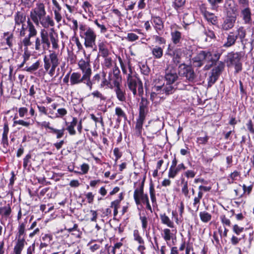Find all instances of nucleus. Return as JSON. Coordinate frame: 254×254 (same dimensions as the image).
Wrapping results in <instances>:
<instances>
[{
  "label": "nucleus",
  "mask_w": 254,
  "mask_h": 254,
  "mask_svg": "<svg viewBox=\"0 0 254 254\" xmlns=\"http://www.w3.org/2000/svg\"><path fill=\"white\" fill-rule=\"evenodd\" d=\"M241 58V53L231 52L227 55L225 62L228 66H234L235 72L238 73L242 69V64L240 62Z\"/></svg>",
  "instance_id": "9d476101"
},
{
  "label": "nucleus",
  "mask_w": 254,
  "mask_h": 254,
  "mask_svg": "<svg viewBox=\"0 0 254 254\" xmlns=\"http://www.w3.org/2000/svg\"><path fill=\"white\" fill-rule=\"evenodd\" d=\"M164 163L162 159L159 160L157 163L156 169L154 170L153 175H157L158 172L159 171V173H163L164 169H161V167Z\"/></svg>",
  "instance_id": "e2e57ef3"
},
{
  "label": "nucleus",
  "mask_w": 254,
  "mask_h": 254,
  "mask_svg": "<svg viewBox=\"0 0 254 254\" xmlns=\"http://www.w3.org/2000/svg\"><path fill=\"white\" fill-rule=\"evenodd\" d=\"M16 116L14 118V121L13 124V127H15L17 125H21L26 127H29L31 125H32L29 121H26L23 120H15Z\"/></svg>",
  "instance_id": "09e8293b"
},
{
  "label": "nucleus",
  "mask_w": 254,
  "mask_h": 254,
  "mask_svg": "<svg viewBox=\"0 0 254 254\" xmlns=\"http://www.w3.org/2000/svg\"><path fill=\"white\" fill-rule=\"evenodd\" d=\"M78 66L83 74L87 76L90 73H92L89 59L88 58L85 60L81 59L78 63Z\"/></svg>",
  "instance_id": "6ab92c4d"
},
{
  "label": "nucleus",
  "mask_w": 254,
  "mask_h": 254,
  "mask_svg": "<svg viewBox=\"0 0 254 254\" xmlns=\"http://www.w3.org/2000/svg\"><path fill=\"white\" fill-rule=\"evenodd\" d=\"M118 60L123 74L127 75L128 88L132 91L134 95L136 94L137 88H138V93L141 94L143 92L142 83L137 76L135 71L132 70L129 63H128L127 64H125L120 57H119Z\"/></svg>",
  "instance_id": "7ed1b4c3"
},
{
  "label": "nucleus",
  "mask_w": 254,
  "mask_h": 254,
  "mask_svg": "<svg viewBox=\"0 0 254 254\" xmlns=\"http://www.w3.org/2000/svg\"><path fill=\"white\" fill-rule=\"evenodd\" d=\"M187 88V85L182 84L180 83L176 84H172L166 82L165 84H157L155 83L152 88V92L151 94V97L157 94H165L166 95L172 94L175 92L177 89L180 90H185Z\"/></svg>",
  "instance_id": "39448f33"
},
{
  "label": "nucleus",
  "mask_w": 254,
  "mask_h": 254,
  "mask_svg": "<svg viewBox=\"0 0 254 254\" xmlns=\"http://www.w3.org/2000/svg\"><path fill=\"white\" fill-rule=\"evenodd\" d=\"M26 222H22L19 224L17 230L18 232L16 235V239L25 240V227Z\"/></svg>",
  "instance_id": "473e14b6"
},
{
  "label": "nucleus",
  "mask_w": 254,
  "mask_h": 254,
  "mask_svg": "<svg viewBox=\"0 0 254 254\" xmlns=\"http://www.w3.org/2000/svg\"><path fill=\"white\" fill-rule=\"evenodd\" d=\"M178 73L181 77L186 78V82L193 83L195 82L196 75L193 68L190 66L182 64L179 66Z\"/></svg>",
  "instance_id": "9b49d317"
},
{
  "label": "nucleus",
  "mask_w": 254,
  "mask_h": 254,
  "mask_svg": "<svg viewBox=\"0 0 254 254\" xmlns=\"http://www.w3.org/2000/svg\"><path fill=\"white\" fill-rule=\"evenodd\" d=\"M77 124V119L75 117L72 118V121L70 122H65V125L66 126V130L68 131L69 135H74L76 134V130L75 127Z\"/></svg>",
  "instance_id": "bb28decb"
},
{
  "label": "nucleus",
  "mask_w": 254,
  "mask_h": 254,
  "mask_svg": "<svg viewBox=\"0 0 254 254\" xmlns=\"http://www.w3.org/2000/svg\"><path fill=\"white\" fill-rule=\"evenodd\" d=\"M237 39V37L235 36L234 32H229L227 35L226 40L224 42L223 47L224 48H229L234 46L236 42Z\"/></svg>",
  "instance_id": "a878e982"
},
{
  "label": "nucleus",
  "mask_w": 254,
  "mask_h": 254,
  "mask_svg": "<svg viewBox=\"0 0 254 254\" xmlns=\"http://www.w3.org/2000/svg\"><path fill=\"white\" fill-rule=\"evenodd\" d=\"M54 19L57 23H60L62 20L63 17L61 13V10L53 9Z\"/></svg>",
  "instance_id": "680f3d73"
},
{
  "label": "nucleus",
  "mask_w": 254,
  "mask_h": 254,
  "mask_svg": "<svg viewBox=\"0 0 254 254\" xmlns=\"http://www.w3.org/2000/svg\"><path fill=\"white\" fill-rule=\"evenodd\" d=\"M177 163L178 161L175 155L169 170L170 173L172 174V175L180 173L186 169V167L183 163H181L179 165H177Z\"/></svg>",
  "instance_id": "f3484780"
},
{
  "label": "nucleus",
  "mask_w": 254,
  "mask_h": 254,
  "mask_svg": "<svg viewBox=\"0 0 254 254\" xmlns=\"http://www.w3.org/2000/svg\"><path fill=\"white\" fill-rule=\"evenodd\" d=\"M147 112L148 101L147 100L142 98L141 101L139 104V112L138 117L145 118Z\"/></svg>",
  "instance_id": "cd10ccee"
},
{
  "label": "nucleus",
  "mask_w": 254,
  "mask_h": 254,
  "mask_svg": "<svg viewBox=\"0 0 254 254\" xmlns=\"http://www.w3.org/2000/svg\"><path fill=\"white\" fill-rule=\"evenodd\" d=\"M87 75L78 72H74L71 73L70 76V85H74L84 83L86 85Z\"/></svg>",
  "instance_id": "dca6fc26"
},
{
  "label": "nucleus",
  "mask_w": 254,
  "mask_h": 254,
  "mask_svg": "<svg viewBox=\"0 0 254 254\" xmlns=\"http://www.w3.org/2000/svg\"><path fill=\"white\" fill-rule=\"evenodd\" d=\"M99 50L101 55L103 57H107L109 54V51L106 46L103 43L99 45Z\"/></svg>",
  "instance_id": "6e6d98bb"
},
{
  "label": "nucleus",
  "mask_w": 254,
  "mask_h": 254,
  "mask_svg": "<svg viewBox=\"0 0 254 254\" xmlns=\"http://www.w3.org/2000/svg\"><path fill=\"white\" fill-rule=\"evenodd\" d=\"M14 17V24L22 25L26 21V16L20 12H17Z\"/></svg>",
  "instance_id": "ea45409f"
},
{
  "label": "nucleus",
  "mask_w": 254,
  "mask_h": 254,
  "mask_svg": "<svg viewBox=\"0 0 254 254\" xmlns=\"http://www.w3.org/2000/svg\"><path fill=\"white\" fill-rule=\"evenodd\" d=\"M36 179L39 183L43 185L51 184V182L47 180L46 178H45L44 176H38L36 177Z\"/></svg>",
  "instance_id": "338daca9"
},
{
  "label": "nucleus",
  "mask_w": 254,
  "mask_h": 254,
  "mask_svg": "<svg viewBox=\"0 0 254 254\" xmlns=\"http://www.w3.org/2000/svg\"><path fill=\"white\" fill-rule=\"evenodd\" d=\"M22 44L24 47L23 57L24 59V63H25L30 58L33 51L35 50V49H32V48H34V46H33V43L29 40L28 41L22 43Z\"/></svg>",
  "instance_id": "a211bd4d"
},
{
  "label": "nucleus",
  "mask_w": 254,
  "mask_h": 254,
  "mask_svg": "<svg viewBox=\"0 0 254 254\" xmlns=\"http://www.w3.org/2000/svg\"><path fill=\"white\" fill-rule=\"evenodd\" d=\"M11 212V209L9 205L0 207V215L5 219L9 216Z\"/></svg>",
  "instance_id": "a19ab883"
},
{
  "label": "nucleus",
  "mask_w": 254,
  "mask_h": 254,
  "mask_svg": "<svg viewBox=\"0 0 254 254\" xmlns=\"http://www.w3.org/2000/svg\"><path fill=\"white\" fill-rule=\"evenodd\" d=\"M82 7L84 9V12L87 14L89 16H91L93 14V6L88 1H84L82 5Z\"/></svg>",
  "instance_id": "c03bdc74"
},
{
  "label": "nucleus",
  "mask_w": 254,
  "mask_h": 254,
  "mask_svg": "<svg viewBox=\"0 0 254 254\" xmlns=\"http://www.w3.org/2000/svg\"><path fill=\"white\" fill-rule=\"evenodd\" d=\"M93 100L99 103L98 106L101 107L105 103L107 97L98 90H95L91 93Z\"/></svg>",
  "instance_id": "5701e85b"
},
{
  "label": "nucleus",
  "mask_w": 254,
  "mask_h": 254,
  "mask_svg": "<svg viewBox=\"0 0 254 254\" xmlns=\"http://www.w3.org/2000/svg\"><path fill=\"white\" fill-rule=\"evenodd\" d=\"M139 219L141 223L142 228L144 231H145L148 224V217L145 214H140Z\"/></svg>",
  "instance_id": "a18cd8bd"
},
{
  "label": "nucleus",
  "mask_w": 254,
  "mask_h": 254,
  "mask_svg": "<svg viewBox=\"0 0 254 254\" xmlns=\"http://www.w3.org/2000/svg\"><path fill=\"white\" fill-rule=\"evenodd\" d=\"M145 118H142L140 117H138V119L136 120V123L135 125V130L136 131V133L138 135H140L141 134L142 126L145 120Z\"/></svg>",
  "instance_id": "37998d69"
},
{
  "label": "nucleus",
  "mask_w": 254,
  "mask_h": 254,
  "mask_svg": "<svg viewBox=\"0 0 254 254\" xmlns=\"http://www.w3.org/2000/svg\"><path fill=\"white\" fill-rule=\"evenodd\" d=\"M99 117H96L94 114L90 115L91 119L95 122V126H97V123H100L102 126H104V122L103 118L101 114H98Z\"/></svg>",
  "instance_id": "4d7b16f0"
},
{
  "label": "nucleus",
  "mask_w": 254,
  "mask_h": 254,
  "mask_svg": "<svg viewBox=\"0 0 254 254\" xmlns=\"http://www.w3.org/2000/svg\"><path fill=\"white\" fill-rule=\"evenodd\" d=\"M16 244L14 248V254H21L22 250L24 248L25 240L16 239Z\"/></svg>",
  "instance_id": "c9c22d12"
},
{
  "label": "nucleus",
  "mask_w": 254,
  "mask_h": 254,
  "mask_svg": "<svg viewBox=\"0 0 254 254\" xmlns=\"http://www.w3.org/2000/svg\"><path fill=\"white\" fill-rule=\"evenodd\" d=\"M141 72L145 75H148L150 72V69L145 64H142L140 67Z\"/></svg>",
  "instance_id": "774afa93"
},
{
  "label": "nucleus",
  "mask_w": 254,
  "mask_h": 254,
  "mask_svg": "<svg viewBox=\"0 0 254 254\" xmlns=\"http://www.w3.org/2000/svg\"><path fill=\"white\" fill-rule=\"evenodd\" d=\"M151 20L156 33L159 35L162 34L164 29V21L162 18L159 16L152 15Z\"/></svg>",
  "instance_id": "4468645a"
},
{
  "label": "nucleus",
  "mask_w": 254,
  "mask_h": 254,
  "mask_svg": "<svg viewBox=\"0 0 254 254\" xmlns=\"http://www.w3.org/2000/svg\"><path fill=\"white\" fill-rule=\"evenodd\" d=\"M151 53L154 59H160L163 55V49L161 47L155 46L151 49Z\"/></svg>",
  "instance_id": "e433bc0d"
},
{
  "label": "nucleus",
  "mask_w": 254,
  "mask_h": 254,
  "mask_svg": "<svg viewBox=\"0 0 254 254\" xmlns=\"http://www.w3.org/2000/svg\"><path fill=\"white\" fill-rule=\"evenodd\" d=\"M219 75L212 70L211 75L208 79V86H211L216 81Z\"/></svg>",
  "instance_id": "3c124183"
},
{
  "label": "nucleus",
  "mask_w": 254,
  "mask_h": 254,
  "mask_svg": "<svg viewBox=\"0 0 254 254\" xmlns=\"http://www.w3.org/2000/svg\"><path fill=\"white\" fill-rule=\"evenodd\" d=\"M224 64L222 62H219L218 63L217 65L215 68H214L212 70L220 75L221 72L224 69Z\"/></svg>",
  "instance_id": "bf43d9fd"
},
{
  "label": "nucleus",
  "mask_w": 254,
  "mask_h": 254,
  "mask_svg": "<svg viewBox=\"0 0 254 254\" xmlns=\"http://www.w3.org/2000/svg\"><path fill=\"white\" fill-rule=\"evenodd\" d=\"M79 34L80 37L84 40V45L86 48H92L95 45L96 34L92 28L86 24H80Z\"/></svg>",
  "instance_id": "423d86ee"
},
{
  "label": "nucleus",
  "mask_w": 254,
  "mask_h": 254,
  "mask_svg": "<svg viewBox=\"0 0 254 254\" xmlns=\"http://www.w3.org/2000/svg\"><path fill=\"white\" fill-rule=\"evenodd\" d=\"M48 28H42L40 31V36L35 37L33 46L35 51L41 52L49 49L52 45V49L58 50L59 48V36L55 31L54 27H52L48 31Z\"/></svg>",
  "instance_id": "f257e3e1"
},
{
  "label": "nucleus",
  "mask_w": 254,
  "mask_h": 254,
  "mask_svg": "<svg viewBox=\"0 0 254 254\" xmlns=\"http://www.w3.org/2000/svg\"><path fill=\"white\" fill-rule=\"evenodd\" d=\"M114 88L118 99L120 101H125L126 100L125 90L122 87V85Z\"/></svg>",
  "instance_id": "72a5a7b5"
},
{
  "label": "nucleus",
  "mask_w": 254,
  "mask_h": 254,
  "mask_svg": "<svg viewBox=\"0 0 254 254\" xmlns=\"http://www.w3.org/2000/svg\"><path fill=\"white\" fill-rule=\"evenodd\" d=\"M150 124L149 129L152 134L157 133L163 128L162 124L160 120L151 122Z\"/></svg>",
  "instance_id": "c756f323"
},
{
  "label": "nucleus",
  "mask_w": 254,
  "mask_h": 254,
  "mask_svg": "<svg viewBox=\"0 0 254 254\" xmlns=\"http://www.w3.org/2000/svg\"><path fill=\"white\" fill-rule=\"evenodd\" d=\"M199 217L201 221L204 223L208 222L212 218L211 215L205 211L200 212Z\"/></svg>",
  "instance_id": "49530a36"
},
{
  "label": "nucleus",
  "mask_w": 254,
  "mask_h": 254,
  "mask_svg": "<svg viewBox=\"0 0 254 254\" xmlns=\"http://www.w3.org/2000/svg\"><path fill=\"white\" fill-rule=\"evenodd\" d=\"M43 61L45 71L51 77H53L55 73L56 68L60 63L58 54L55 51H50L49 55L44 57Z\"/></svg>",
  "instance_id": "6e6552de"
},
{
  "label": "nucleus",
  "mask_w": 254,
  "mask_h": 254,
  "mask_svg": "<svg viewBox=\"0 0 254 254\" xmlns=\"http://www.w3.org/2000/svg\"><path fill=\"white\" fill-rule=\"evenodd\" d=\"M36 26H41L42 28L54 27L55 23L52 16L47 15L45 6L43 3L39 2L31 9L29 18Z\"/></svg>",
  "instance_id": "f03ea898"
},
{
  "label": "nucleus",
  "mask_w": 254,
  "mask_h": 254,
  "mask_svg": "<svg viewBox=\"0 0 254 254\" xmlns=\"http://www.w3.org/2000/svg\"><path fill=\"white\" fill-rule=\"evenodd\" d=\"M165 78L166 82L175 84V82L178 79V75L174 68H167L165 71Z\"/></svg>",
  "instance_id": "aec40b11"
},
{
  "label": "nucleus",
  "mask_w": 254,
  "mask_h": 254,
  "mask_svg": "<svg viewBox=\"0 0 254 254\" xmlns=\"http://www.w3.org/2000/svg\"><path fill=\"white\" fill-rule=\"evenodd\" d=\"M94 23L100 29L101 33H105L107 32V29L102 21L99 22L98 20L96 19L94 20Z\"/></svg>",
  "instance_id": "052dcab7"
},
{
  "label": "nucleus",
  "mask_w": 254,
  "mask_h": 254,
  "mask_svg": "<svg viewBox=\"0 0 254 254\" xmlns=\"http://www.w3.org/2000/svg\"><path fill=\"white\" fill-rule=\"evenodd\" d=\"M241 17L245 24H251L252 22V12L249 6L245 7L241 10Z\"/></svg>",
  "instance_id": "412c9836"
},
{
  "label": "nucleus",
  "mask_w": 254,
  "mask_h": 254,
  "mask_svg": "<svg viewBox=\"0 0 254 254\" xmlns=\"http://www.w3.org/2000/svg\"><path fill=\"white\" fill-rule=\"evenodd\" d=\"M9 132V127L7 123H5L3 126V130L2 135V139L1 143L3 148H7L8 146V133Z\"/></svg>",
  "instance_id": "c85d7f7f"
},
{
  "label": "nucleus",
  "mask_w": 254,
  "mask_h": 254,
  "mask_svg": "<svg viewBox=\"0 0 254 254\" xmlns=\"http://www.w3.org/2000/svg\"><path fill=\"white\" fill-rule=\"evenodd\" d=\"M224 9L227 15L234 14L237 11L234 1L233 0H226L224 4Z\"/></svg>",
  "instance_id": "393cba45"
},
{
  "label": "nucleus",
  "mask_w": 254,
  "mask_h": 254,
  "mask_svg": "<svg viewBox=\"0 0 254 254\" xmlns=\"http://www.w3.org/2000/svg\"><path fill=\"white\" fill-rule=\"evenodd\" d=\"M39 125L42 127L50 130L49 132L55 134L57 139L61 138L63 137L64 134L65 128H62L61 129H57L50 126V123L49 122L43 121L38 123Z\"/></svg>",
  "instance_id": "ddd939ff"
},
{
  "label": "nucleus",
  "mask_w": 254,
  "mask_h": 254,
  "mask_svg": "<svg viewBox=\"0 0 254 254\" xmlns=\"http://www.w3.org/2000/svg\"><path fill=\"white\" fill-rule=\"evenodd\" d=\"M165 56H168L172 58L173 63L177 65L184 59L186 60H190L192 56V51L186 47L174 48L169 44L165 52Z\"/></svg>",
  "instance_id": "20e7f679"
},
{
  "label": "nucleus",
  "mask_w": 254,
  "mask_h": 254,
  "mask_svg": "<svg viewBox=\"0 0 254 254\" xmlns=\"http://www.w3.org/2000/svg\"><path fill=\"white\" fill-rule=\"evenodd\" d=\"M202 15L205 19L212 25L217 23V17L214 13L205 10L202 11Z\"/></svg>",
  "instance_id": "7c9ffc66"
},
{
  "label": "nucleus",
  "mask_w": 254,
  "mask_h": 254,
  "mask_svg": "<svg viewBox=\"0 0 254 254\" xmlns=\"http://www.w3.org/2000/svg\"><path fill=\"white\" fill-rule=\"evenodd\" d=\"M104 79V81L99 84L100 88L107 87L113 89L121 85L122 77L119 67L115 65L112 70L109 72L108 79Z\"/></svg>",
  "instance_id": "0eeeda50"
},
{
  "label": "nucleus",
  "mask_w": 254,
  "mask_h": 254,
  "mask_svg": "<svg viewBox=\"0 0 254 254\" xmlns=\"http://www.w3.org/2000/svg\"><path fill=\"white\" fill-rule=\"evenodd\" d=\"M3 39L5 41L6 45L9 48H11L13 46V35L10 32H5L3 34Z\"/></svg>",
  "instance_id": "58836bf2"
},
{
  "label": "nucleus",
  "mask_w": 254,
  "mask_h": 254,
  "mask_svg": "<svg viewBox=\"0 0 254 254\" xmlns=\"http://www.w3.org/2000/svg\"><path fill=\"white\" fill-rule=\"evenodd\" d=\"M171 40L175 45L179 46L182 43L183 40L182 33L177 30H172L170 33Z\"/></svg>",
  "instance_id": "b1692460"
},
{
  "label": "nucleus",
  "mask_w": 254,
  "mask_h": 254,
  "mask_svg": "<svg viewBox=\"0 0 254 254\" xmlns=\"http://www.w3.org/2000/svg\"><path fill=\"white\" fill-rule=\"evenodd\" d=\"M246 188V185L244 184L243 186L239 185L237 189L234 190L236 195L239 197H242L247 192Z\"/></svg>",
  "instance_id": "de8ad7c7"
},
{
  "label": "nucleus",
  "mask_w": 254,
  "mask_h": 254,
  "mask_svg": "<svg viewBox=\"0 0 254 254\" xmlns=\"http://www.w3.org/2000/svg\"><path fill=\"white\" fill-rule=\"evenodd\" d=\"M91 73H90L87 76L86 86L91 90L92 89L93 85L98 84L101 81L100 83L104 81V79H106V74L103 71L98 73H96L93 77L92 79H90Z\"/></svg>",
  "instance_id": "f8f14e48"
},
{
  "label": "nucleus",
  "mask_w": 254,
  "mask_h": 254,
  "mask_svg": "<svg viewBox=\"0 0 254 254\" xmlns=\"http://www.w3.org/2000/svg\"><path fill=\"white\" fill-rule=\"evenodd\" d=\"M40 66V62L39 61H37L36 62L32 64L31 66H26L25 67V70L29 72H33L36 70H37Z\"/></svg>",
  "instance_id": "603ef678"
},
{
  "label": "nucleus",
  "mask_w": 254,
  "mask_h": 254,
  "mask_svg": "<svg viewBox=\"0 0 254 254\" xmlns=\"http://www.w3.org/2000/svg\"><path fill=\"white\" fill-rule=\"evenodd\" d=\"M133 237L134 240L137 242L139 244H144V240L140 236L139 232L137 230H134L133 231Z\"/></svg>",
  "instance_id": "13d9d810"
},
{
  "label": "nucleus",
  "mask_w": 254,
  "mask_h": 254,
  "mask_svg": "<svg viewBox=\"0 0 254 254\" xmlns=\"http://www.w3.org/2000/svg\"><path fill=\"white\" fill-rule=\"evenodd\" d=\"M236 16L234 15H226L223 19V22L221 25V29L223 31H228L232 29L235 24Z\"/></svg>",
  "instance_id": "2eb2a0df"
},
{
  "label": "nucleus",
  "mask_w": 254,
  "mask_h": 254,
  "mask_svg": "<svg viewBox=\"0 0 254 254\" xmlns=\"http://www.w3.org/2000/svg\"><path fill=\"white\" fill-rule=\"evenodd\" d=\"M210 56L211 54L209 52L201 51L193 58V61L194 63H197V66H201L206 58Z\"/></svg>",
  "instance_id": "4be33fe9"
},
{
  "label": "nucleus",
  "mask_w": 254,
  "mask_h": 254,
  "mask_svg": "<svg viewBox=\"0 0 254 254\" xmlns=\"http://www.w3.org/2000/svg\"><path fill=\"white\" fill-rule=\"evenodd\" d=\"M211 6V9L217 11L219 4L222 3L223 0H207Z\"/></svg>",
  "instance_id": "864d4df0"
},
{
  "label": "nucleus",
  "mask_w": 254,
  "mask_h": 254,
  "mask_svg": "<svg viewBox=\"0 0 254 254\" xmlns=\"http://www.w3.org/2000/svg\"><path fill=\"white\" fill-rule=\"evenodd\" d=\"M173 231V230L171 231L168 228H165L162 230L161 235L167 243L173 238L174 236V234L172 233Z\"/></svg>",
  "instance_id": "4c0bfd02"
},
{
  "label": "nucleus",
  "mask_w": 254,
  "mask_h": 254,
  "mask_svg": "<svg viewBox=\"0 0 254 254\" xmlns=\"http://www.w3.org/2000/svg\"><path fill=\"white\" fill-rule=\"evenodd\" d=\"M183 22L186 25H189L192 22H193L194 18L193 15L191 14L185 13L184 15L183 18Z\"/></svg>",
  "instance_id": "5fc2aeb1"
},
{
  "label": "nucleus",
  "mask_w": 254,
  "mask_h": 254,
  "mask_svg": "<svg viewBox=\"0 0 254 254\" xmlns=\"http://www.w3.org/2000/svg\"><path fill=\"white\" fill-rule=\"evenodd\" d=\"M160 218L161 223L163 224L166 225L168 227L171 228H174L175 227V225L173 221H172L165 213L160 214Z\"/></svg>",
  "instance_id": "f704fd0d"
},
{
  "label": "nucleus",
  "mask_w": 254,
  "mask_h": 254,
  "mask_svg": "<svg viewBox=\"0 0 254 254\" xmlns=\"http://www.w3.org/2000/svg\"><path fill=\"white\" fill-rule=\"evenodd\" d=\"M26 23V26L24 23L21 25L18 33L20 37H24L22 41V43L28 41V40L31 41V38L36 37L38 33L34 24L29 18L27 19Z\"/></svg>",
  "instance_id": "1a4fd4ad"
},
{
  "label": "nucleus",
  "mask_w": 254,
  "mask_h": 254,
  "mask_svg": "<svg viewBox=\"0 0 254 254\" xmlns=\"http://www.w3.org/2000/svg\"><path fill=\"white\" fill-rule=\"evenodd\" d=\"M247 34L246 30L243 26H240L236 30L235 36L237 37V39H239L240 40L241 43L243 44L245 41L247 40L245 39Z\"/></svg>",
  "instance_id": "2f4dec72"
},
{
  "label": "nucleus",
  "mask_w": 254,
  "mask_h": 254,
  "mask_svg": "<svg viewBox=\"0 0 254 254\" xmlns=\"http://www.w3.org/2000/svg\"><path fill=\"white\" fill-rule=\"evenodd\" d=\"M186 0H174L172 2V7L176 10L181 9L185 5Z\"/></svg>",
  "instance_id": "8fccbe9b"
},
{
  "label": "nucleus",
  "mask_w": 254,
  "mask_h": 254,
  "mask_svg": "<svg viewBox=\"0 0 254 254\" xmlns=\"http://www.w3.org/2000/svg\"><path fill=\"white\" fill-rule=\"evenodd\" d=\"M115 114L118 116L117 121L120 122L122 119L125 120H127V117L125 112L119 107H117L115 108Z\"/></svg>",
  "instance_id": "79ce46f5"
},
{
  "label": "nucleus",
  "mask_w": 254,
  "mask_h": 254,
  "mask_svg": "<svg viewBox=\"0 0 254 254\" xmlns=\"http://www.w3.org/2000/svg\"><path fill=\"white\" fill-rule=\"evenodd\" d=\"M144 194L143 189L142 187L135 190L133 194L134 198H140Z\"/></svg>",
  "instance_id": "69168bd1"
},
{
  "label": "nucleus",
  "mask_w": 254,
  "mask_h": 254,
  "mask_svg": "<svg viewBox=\"0 0 254 254\" xmlns=\"http://www.w3.org/2000/svg\"><path fill=\"white\" fill-rule=\"evenodd\" d=\"M28 108L26 107H20L18 110L19 117L22 118L26 116L28 114Z\"/></svg>",
  "instance_id": "0e129e2a"
}]
</instances>
